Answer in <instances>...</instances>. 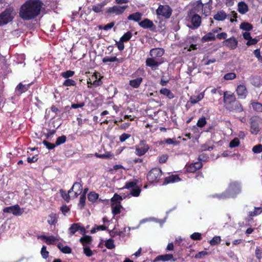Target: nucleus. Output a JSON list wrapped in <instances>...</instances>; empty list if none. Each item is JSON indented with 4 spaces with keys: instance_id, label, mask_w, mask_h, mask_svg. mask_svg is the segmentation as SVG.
Segmentation results:
<instances>
[{
    "instance_id": "obj_52",
    "label": "nucleus",
    "mask_w": 262,
    "mask_h": 262,
    "mask_svg": "<svg viewBox=\"0 0 262 262\" xmlns=\"http://www.w3.org/2000/svg\"><path fill=\"white\" fill-rule=\"evenodd\" d=\"M206 118L202 117L198 120L196 125L199 127H203L206 124Z\"/></svg>"
},
{
    "instance_id": "obj_48",
    "label": "nucleus",
    "mask_w": 262,
    "mask_h": 262,
    "mask_svg": "<svg viewBox=\"0 0 262 262\" xmlns=\"http://www.w3.org/2000/svg\"><path fill=\"white\" fill-rule=\"evenodd\" d=\"M105 246L108 249H112L115 247L114 240L112 238L107 239L105 243Z\"/></svg>"
},
{
    "instance_id": "obj_33",
    "label": "nucleus",
    "mask_w": 262,
    "mask_h": 262,
    "mask_svg": "<svg viewBox=\"0 0 262 262\" xmlns=\"http://www.w3.org/2000/svg\"><path fill=\"white\" fill-rule=\"evenodd\" d=\"M106 3L103 2L101 3L94 5L92 6V10L96 13H100L102 11L103 8Z\"/></svg>"
},
{
    "instance_id": "obj_8",
    "label": "nucleus",
    "mask_w": 262,
    "mask_h": 262,
    "mask_svg": "<svg viewBox=\"0 0 262 262\" xmlns=\"http://www.w3.org/2000/svg\"><path fill=\"white\" fill-rule=\"evenodd\" d=\"M261 120L258 116H253L250 118V132L252 134L257 135L259 132V124Z\"/></svg>"
},
{
    "instance_id": "obj_22",
    "label": "nucleus",
    "mask_w": 262,
    "mask_h": 262,
    "mask_svg": "<svg viewBox=\"0 0 262 262\" xmlns=\"http://www.w3.org/2000/svg\"><path fill=\"white\" fill-rule=\"evenodd\" d=\"M237 10L239 13L244 14L249 11L248 6L245 2H239L237 4Z\"/></svg>"
},
{
    "instance_id": "obj_42",
    "label": "nucleus",
    "mask_w": 262,
    "mask_h": 262,
    "mask_svg": "<svg viewBox=\"0 0 262 262\" xmlns=\"http://www.w3.org/2000/svg\"><path fill=\"white\" fill-rule=\"evenodd\" d=\"M58 248L61 251V252L65 254H70L72 252L71 248L68 246H63L62 244H59L58 245Z\"/></svg>"
},
{
    "instance_id": "obj_51",
    "label": "nucleus",
    "mask_w": 262,
    "mask_h": 262,
    "mask_svg": "<svg viewBox=\"0 0 262 262\" xmlns=\"http://www.w3.org/2000/svg\"><path fill=\"white\" fill-rule=\"evenodd\" d=\"M239 140L237 138H235L230 141L229 147L231 148L237 147L239 145Z\"/></svg>"
},
{
    "instance_id": "obj_26",
    "label": "nucleus",
    "mask_w": 262,
    "mask_h": 262,
    "mask_svg": "<svg viewBox=\"0 0 262 262\" xmlns=\"http://www.w3.org/2000/svg\"><path fill=\"white\" fill-rule=\"evenodd\" d=\"M112 213L114 216L119 214L121 212V209L123 208L121 204L111 203V204Z\"/></svg>"
},
{
    "instance_id": "obj_2",
    "label": "nucleus",
    "mask_w": 262,
    "mask_h": 262,
    "mask_svg": "<svg viewBox=\"0 0 262 262\" xmlns=\"http://www.w3.org/2000/svg\"><path fill=\"white\" fill-rule=\"evenodd\" d=\"M223 101L225 108L230 112L241 113L244 111L243 105L236 99L233 93L229 91L224 92Z\"/></svg>"
},
{
    "instance_id": "obj_9",
    "label": "nucleus",
    "mask_w": 262,
    "mask_h": 262,
    "mask_svg": "<svg viewBox=\"0 0 262 262\" xmlns=\"http://www.w3.org/2000/svg\"><path fill=\"white\" fill-rule=\"evenodd\" d=\"M3 211L4 213H12L14 215L20 216L23 213L24 209L21 208L18 204H16L4 208Z\"/></svg>"
},
{
    "instance_id": "obj_37",
    "label": "nucleus",
    "mask_w": 262,
    "mask_h": 262,
    "mask_svg": "<svg viewBox=\"0 0 262 262\" xmlns=\"http://www.w3.org/2000/svg\"><path fill=\"white\" fill-rule=\"evenodd\" d=\"M48 223L51 225H55L57 222V217L56 213H52L49 215Z\"/></svg>"
},
{
    "instance_id": "obj_63",
    "label": "nucleus",
    "mask_w": 262,
    "mask_h": 262,
    "mask_svg": "<svg viewBox=\"0 0 262 262\" xmlns=\"http://www.w3.org/2000/svg\"><path fill=\"white\" fill-rule=\"evenodd\" d=\"M216 61V59L215 58H213L212 59H206L205 57L203 58L202 62H204V64L205 66H208L211 63H213L215 62Z\"/></svg>"
},
{
    "instance_id": "obj_59",
    "label": "nucleus",
    "mask_w": 262,
    "mask_h": 262,
    "mask_svg": "<svg viewBox=\"0 0 262 262\" xmlns=\"http://www.w3.org/2000/svg\"><path fill=\"white\" fill-rule=\"evenodd\" d=\"M41 254L42 257L46 259L49 256V252L47 250V247L45 246H43L41 249Z\"/></svg>"
},
{
    "instance_id": "obj_41",
    "label": "nucleus",
    "mask_w": 262,
    "mask_h": 262,
    "mask_svg": "<svg viewBox=\"0 0 262 262\" xmlns=\"http://www.w3.org/2000/svg\"><path fill=\"white\" fill-rule=\"evenodd\" d=\"M122 200L123 199L122 196L116 193L114 194V196L111 198V203L121 204V202Z\"/></svg>"
},
{
    "instance_id": "obj_16",
    "label": "nucleus",
    "mask_w": 262,
    "mask_h": 262,
    "mask_svg": "<svg viewBox=\"0 0 262 262\" xmlns=\"http://www.w3.org/2000/svg\"><path fill=\"white\" fill-rule=\"evenodd\" d=\"M176 260H177V259L173 257V256L172 254H165L158 255L155 257L153 260V262H157L159 261H162L163 262L168 261H174Z\"/></svg>"
},
{
    "instance_id": "obj_55",
    "label": "nucleus",
    "mask_w": 262,
    "mask_h": 262,
    "mask_svg": "<svg viewBox=\"0 0 262 262\" xmlns=\"http://www.w3.org/2000/svg\"><path fill=\"white\" fill-rule=\"evenodd\" d=\"M141 189L139 187H136L133 188L131 191L130 194L133 196H138L141 192Z\"/></svg>"
},
{
    "instance_id": "obj_38",
    "label": "nucleus",
    "mask_w": 262,
    "mask_h": 262,
    "mask_svg": "<svg viewBox=\"0 0 262 262\" xmlns=\"http://www.w3.org/2000/svg\"><path fill=\"white\" fill-rule=\"evenodd\" d=\"M262 212V207H255L253 211H250L248 213V216L250 217L257 216Z\"/></svg>"
},
{
    "instance_id": "obj_34",
    "label": "nucleus",
    "mask_w": 262,
    "mask_h": 262,
    "mask_svg": "<svg viewBox=\"0 0 262 262\" xmlns=\"http://www.w3.org/2000/svg\"><path fill=\"white\" fill-rule=\"evenodd\" d=\"M99 194L95 191H91L88 194V200L91 202L94 203L99 198Z\"/></svg>"
},
{
    "instance_id": "obj_32",
    "label": "nucleus",
    "mask_w": 262,
    "mask_h": 262,
    "mask_svg": "<svg viewBox=\"0 0 262 262\" xmlns=\"http://www.w3.org/2000/svg\"><path fill=\"white\" fill-rule=\"evenodd\" d=\"M32 83L28 84H23L21 83H19L16 88V90L19 92L20 93H23L28 90Z\"/></svg>"
},
{
    "instance_id": "obj_57",
    "label": "nucleus",
    "mask_w": 262,
    "mask_h": 262,
    "mask_svg": "<svg viewBox=\"0 0 262 262\" xmlns=\"http://www.w3.org/2000/svg\"><path fill=\"white\" fill-rule=\"evenodd\" d=\"M255 256L259 260L262 258V249L259 247H256V248Z\"/></svg>"
},
{
    "instance_id": "obj_23",
    "label": "nucleus",
    "mask_w": 262,
    "mask_h": 262,
    "mask_svg": "<svg viewBox=\"0 0 262 262\" xmlns=\"http://www.w3.org/2000/svg\"><path fill=\"white\" fill-rule=\"evenodd\" d=\"M160 93L169 99H172L174 97V94L169 89L167 88H163L161 89Z\"/></svg>"
},
{
    "instance_id": "obj_45",
    "label": "nucleus",
    "mask_w": 262,
    "mask_h": 262,
    "mask_svg": "<svg viewBox=\"0 0 262 262\" xmlns=\"http://www.w3.org/2000/svg\"><path fill=\"white\" fill-rule=\"evenodd\" d=\"M75 72L71 70H68L61 73V76L66 79H69L70 77H72L74 76Z\"/></svg>"
},
{
    "instance_id": "obj_44",
    "label": "nucleus",
    "mask_w": 262,
    "mask_h": 262,
    "mask_svg": "<svg viewBox=\"0 0 262 262\" xmlns=\"http://www.w3.org/2000/svg\"><path fill=\"white\" fill-rule=\"evenodd\" d=\"M133 36L132 32L128 31L124 33L123 35L120 38V41L127 42Z\"/></svg>"
},
{
    "instance_id": "obj_3",
    "label": "nucleus",
    "mask_w": 262,
    "mask_h": 262,
    "mask_svg": "<svg viewBox=\"0 0 262 262\" xmlns=\"http://www.w3.org/2000/svg\"><path fill=\"white\" fill-rule=\"evenodd\" d=\"M15 13L12 7L7 8L0 13V26H3L12 21L14 18Z\"/></svg>"
},
{
    "instance_id": "obj_49",
    "label": "nucleus",
    "mask_w": 262,
    "mask_h": 262,
    "mask_svg": "<svg viewBox=\"0 0 262 262\" xmlns=\"http://www.w3.org/2000/svg\"><path fill=\"white\" fill-rule=\"evenodd\" d=\"M60 192L61 193V195L62 198L67 202H69L70 201V193L71 192H69V191H68V193H67L66 192V191L63 190V189H60Z\"/></svg>"
},
{
    "instance_id": "obj_29",
    "label": "nucleus",
    "mask_w": 262,
    "mask_h": 262,
    "mask_svg": "<svg viewBox=\"0 0 262 262\" xmlns=\"http://www.w3.org/2000/svg\"><path fill=\"white\" fill-rule=\"evenodd\" d=\"M79 241L82 245L83 247H86L88 246V245L91 244L92 242V237L90 235H84L80 238Z\"/></svg>"
},
{
    "instance_id": "obj_40",
    "label": "nucleus",
    "mask_w": 262,
    "mask_h": 262,
    "mask_svg": "<svg viewBox=\"0 0 262 262\" xmlns=\"http://www.w3.org/2000/svg\"><path fill=\"white\" fill-rule=\"evenodd\" d=\"M204 4L202 3L201 0H198L194 4V7L191 10H193V11L199 12L200 9L203 10Z\"/></svg>"
},
{
    "instance_id": "obj_54",
    "label": "nucleus",
    "mask_w": 262,
    "mask_h": 262,
    "mask_svg": "<svg viewBox=\"0 0 262 262\" xmlns=\"http://www.w3.org/2000/svg\"><path fill=\"white\" fill-rule=\"evenodd\" d=\"M83 253L88 257H91L93 255V253L89 246L83 247Z\"/></svg>"
},
{
    "instance_id": "obj_25",
    "label": "nucleus",
    "mask_w": 262,
    "mask_h": 262,
    "mask_svg": "<svg viewBox=\"0 0 262 262\" xmlns=\"http://www.w3.org/2000/svg\"><path fill=\"white\" fill-rule=\"evenodd\" d=\"M216 39L214 33L210 32L202 37L201 40L203 42L214 41Z\"/></svg>"
},
{
    "instance_id": "obj_61",
    "label": "nucleus",
    "mask_w": 262,
    "mask_h": 262,
    "mask_svg": "<svg viewBox=\"0 0 262 262\" xmlns=\"http://www.w3.org/2000/svg\"><path fill=\"white\" fill-rule=\"evenodd\" d=\"M42 143L43 144V145H45L47 147V148L48 149H50V150L54 149L55 148V147L56 146V145L55 143V144L51 143L50 142H48L46 140H44L42 142Z\"/></svg>"
},
{
    "instance_id": "obj_36",
    "label": "nucleus",
    "mask_w": 262,
    "mask_h": 262,
    "mask_svg": "<svg viewBox=\"0 0 262 262\" xmlns=\"http://www.w3.org/2000/svg\"><path fill=\"white\" fill-rule=\"evenodd\" d=\"M253 26L251 24L247 22H243L239 26V28L247 32H249L253 29Z\"/></svg>"
},
{
    "instance_id": "obj_58",
    "label": "nucleus",
    "mask_w": 262,
    "mask_h": 262,
    "mask_svg": "<svg viewBox=\"0 0 262 262\" xmlns=\"http://www.w3.org/2000/svg\"><path fill=\"white\" fill-rule=\"evenodd\" d=\"M190 238L194 241H199L202 239V234L199 232H194L190 235Z\"/></svg>"
},
{
    "instance_id": "obj_53",
    "label": "nucleus",
    "mask_w": 262,
    "mask_h": 262,
    "mask_svg": "<svg viewBox=\"0 0 262 262\" xmlns=\"http://www.w3.org/2000/svg\"><path fill=\"white\" fill-rule=\"evenodd\" d=\"M228 16L230 17V21L231 23L237 21L236 19L237 17V14L235 11H231L230 14L228 15Z\"/></svg>"
},
{
    "instance_id": "obj_12",
    "label": "nucleus",
    "mask_w": 262,
    "mask_h": 262,
    "mask_svg": "<svg viewBox=\"0 0 262 262\" xmlns=\"http://www.w3.org/2000/svg\"><path fill=\"white\" fill-rule=\"evenodd\" d=\"M69 233L71 235L74 234L77 231H79L80 233L84 235L86 233L85 228L81 226L80 223H74L69 228Z\"/></svg>"
},
{
    "instance_id": "obj_11",
    "label": "nucleus",
    "mask_w": 262,
    "mask_h": 262,
    "mask_svg": "<svg viewBox=\"0 0 262 262\" xmlns=\"http://www.w3.org/2000/svg\"><path fill=\"white\" fill-rule=\"evenodd\" d=\"M139 25L140 27L144 29H149L153 32L156 31V27L152 21L147 18H144L143 20L140 21L139 23Z\"/></svg>"
},
{
    "instance_id": "obj_4",
    "label": "nucleus",
    "mask_w": 262,
    "mask_h": 262,
    "mask_svg": "<svg viewBox=\"0 0 262 262\" xmlns=\"http://www.w3.org/2000/svg\"><path fill=\"white\" fill-rule=\"evenodd\" d=\"M162 175V171L160 168H152L147 174V179L150 184L156 183L159 182Z\"/></svg>"
},
{
    "instance_id": "obj_19",
    "label": "nucleus",
    "mask_w": 262,
    "mask_h": 262,
    "mask_svg": "<svg viewBox=\"0 0 262 262\" xmlns=\"http://www.w3.org/2000/svg\"><path fill=\"white\" fill-rule=\"evenodd\" d=\"M202 166V163L200 162L191 163L186 167V171L188 172L194 173L197 170L201 169Z\"/></svg>"
},
{
    "instance_id": "obj_35",
    "label": "nucleus",
    "mask_w": 262,
    "mask_h": 262,
    "mask_svg": "<svg viewBox=\"0 0 262 262\" xmlns=\"http://www.w3.org/2000/svg\"><path fill=\"white\" fill-rule=\"evenodd\" d=\"M41 238L42 239H46V242L48 245L53 244L56 241V238L53 235L47 236L46 235L41 236Z\"/></svg>"
},
{
    "instance_id": "obj_56",
    "label": "nucleus",
    "mask_w": 262,
    "mask_h": 262,
    "mask_svg": "<svg viewBox=\"0 0 262 262\" xmlns=\"http://www.w3.org/2000/svg\"><path fill=\"white\" fill-rule=\"evenodd\" d=\"M85 200H86V196L85 194L81 195L79 200V206L80 208L81 209L84 207L85 205Z\"/></svg>"
},
{
    "instance_id": "obj_10",
    "label": "nucleus",
    "mask_w": 262,
    "mask_h": 262,
    "mask_svg": "<svg viewBox=\"0 0 262 262\" xmlns=\"http://www.w3.org/2000/svg\"><path fill=\"white\" fill-rule=\"evenodd\" d=\"M127 7L128 6H120L115 5L113 7H109L106 11V13L110 14H115L117 15H119L123 14Z\"/></svg>"
},
{
    "instance_id": "obj_14",
    "label": "nucleus",
    "mask_w": 262,
    "mask_h": 262,
    "mask_svg": "<svg viewBox=\"0 0 262 262\" xmlns=\"http://www.w3.org/2000/svg\"><path fill=\"white\" fill-rule=\"evenodd\" d=\"M223 45L226 46L230 50L235 49L238 45V41L234 36H232L225 39L223 42Z\"/></svg>"
},
{
    "instance_id": "obj_60",
    "label": "nucleus",
    "mask_w": 262,
    "mask_h": 262,
    "mask_svg": "<svg viewBox=\"0 0 262 262\" xmlns=\"http://www.w3.org/2000/svg\"><path fill=\"white\" fill-rule=\"evenodd\" d=\"M224 78L227 80H233L236 78V74L234 73H228L224 75Z\"/></svg>"
},
{
    "instance_id": "obj_30",
    "label": "nucleus",
    "mask_w": 262,
    "mask_h": 262,
    "mask_svg": "<svg viewBox=\"0 0 262 262\" xmlns=\"http://www.w3.org/2000/svg\"><path fill=\"white\" fill-rule=\"evenodd\" d=\"M204 97V93H201L197 96H191L189 98V101L191 104H194L203 99Z\"/></svg>"
},
{
    "instance_id": "obj_64",
    "label": "nucleus",
    "mask_w": 262,
    "mask_h": 262,
    "mask_svg": "<svg viewBox=\"0 0 262 262\" xmlns=\"http://www.w3.org/2000/svg\"><path fill=\"white\" fill-rule=\"evenodd\" d=\"M252 151L257 154L262 152V145L259 144L254 146L252 148Z\"/></svg>"
},
{
    "instance_id": "obj_5",
    "label": "nucleus",
    "mask_w": 262,
    "mask_h": 262,
    "mask_svg": "<svg viewBox=\"0 0 262 262\" xmlns=\"http://www.w3.org/2000/svg\"><path fill=\"white\" fill-rule=\"evenodd\" d=\"M188 17L190 20L191 23V26H189L192 29H195L199 28L201 23V16L195 13V11L193 10H190L188 13Z\"/></svg>"
},
{
    "instance_id": "obj_1",
    "label": "nucleus",
    "mask_w": 262,
    "mask_h": 262,
    "mask_svg": "<svg viewBox=\"0 0 262 262\" xmlns=\"http://www.w3.org/2000/svg\"><path fill=\"white\" fill-rule=\"evenodd\" d=\"M43 5L40 0H28L21 6L19 16L24 20L34 19L40 14Z\"/></svg>"
},
{
    "instance_id": "obj_28",
    "label": "nucleus",
    "mask_w": 262,
    "mask_h": 262,
    "mask_svg": "<svg viewBox=\"0 0 262 262\" xmlns=\"http://www.w3.org/2000/svg\"><path fill=\"white\" fill-rule=\"evenodd\" d=\"M142 81L143 78L142 77H138L137 78L130 80L129 82V84L132 88L137 89L139 88Z\"/></svg>"
},
{
    "instance_id": "obj_21",
    "label": "nucleus",
    "mask_w": 262,
    "mask_h": 262,
    "mask_svg": "<svg viewBox=\"0 0 262 262\" xmlns=\"http://www.w3.org/2000/svg\"><path fill=\"white\" fill-rule=\"evenodd\" d=\"M180 181H181V179L179 178L178 174H172L165 178L163 185L178 182Z\"/></svg>"
},
{
    "instance_id": "obj_43",
    "label": "nucleus",
    "mask_w": 262,
    "mask_h": 262,
    "mask_svg": "<svg viewBox=\"0 0 262 262\" xmlns=\"http://www.w3.org/2000/svg\"><path fill=\"white\" fill-rule=\"evenodd\" d=\"M215 196L217 199L220 200H224L230 197V194H229V192L226 190V191L221 193V194H216L213 196Z\"/></svg>"
},
{
    "instance_id": "obj_6",
    "label": "nucleus",
    "mask_w": 262,
    "mask_h": 262,
    "mask_svg": "<svg viewBox=\"0 0 262 262\" xmlns=\"http://www.w3.org/2000/svg\"><path fill=\"white\" fill-rule=\"evenodd\" d=\"M172 9L168 5H160L156 10L157 15L162 16L165 18H169L172 14Z\"/></svg>"
},
{
    "instance_id": "obj_7",
    "label": "nucleus",
    "mask_w": 262,
    "mask_h": 262,
    "mask_svg": "<svg viewBox=\"0 0 262 262\" xmlns=\"http://www.w3.org/2000/svg\"><path fill=\"white\" fill-rule=\"evenodd\" d=\"M149 149V146L145 140H140L135 146V154L141 157L144 155Z\"/></svg>"
},
{
    "instance_id": "obj_39",
    "label": "nucleus",
    "mask_w": 262,
    "mask_h": 262,
    "mask_svg": "<svg viewBox=\"0 0 262 262\" xmlns=\"http://www.w3.org/2000/svg\"><path fill=\"white\" fill-rule=\"evenodd\" d=\"M253 109L257 112H262V104L258 102L251 103Z\"/></svg>"
},
{
    "instance_id": "obj_47",
    "label": "nucleus",
    "mask_w": 262,
    "mask_h": 262,
    "mask_svg": "<svg viewBox=\"0 0 262 262\" xmlns=\"http://www.w3.org/2000/svg\"><path fill=\"white\" fill-rule=\"evenodd\" d=\"M221 241V237L219 236H214L209 242L210 245L215 246L220 243Z\"/></svg>"
},
{
    "instance_id": "obj_24",
    "label": "nucleus",
    "mask_w": 262,
    "mask_h": 262,
    "mask_svg": "<svg viewBox=\"0 0 262 262\" xmlns=\"http://www.w3.org/2000/svg\"><path fill=\"white\" fill-rule=\"evenodd\" d=\"M142 16V14L141 13L137 12L129 14L127 16V19L139 23L141 20Z\"/></svg>"
},
{
    "instance_id": "obj_50",
    "label": "nucleus",
    "mask_w": 262,
    "mask_h": 262,
    "mask_svg": "<svg viewBox=\"0 0 262 262\" xmlns=\"http://www.w3.org/2000/svg\"><path fill=\"white\" fill-rule=\"evenodd\" d=\"M67 137L64 135H62L58 137L55 142L56 146H58L60 144H63L66 142Z\"/></svg>"
},
{
    "instance_id": "obj_20",
    "label": "nucleus",
    "mask_w": 262,
    "mask_h": 262,
    "mask_svg": "<svg viewBox=\"0 0 262 262\" xmlns=\"http://www.w3.org/2000/svg\"><path fill=\"white\" fill-rule=\"evenodd\" d=\"M74 189H75L74 191V196L77 198L82 192V186L80 183L75 182L72 187L69 190V192H72Z\"/></svg>"
},
{
    "instance_id": "obj_31",
    "label": "nucleus",
    "mask_w": 262,
    "mask_h": 262,
    "mask_svg": "<svg viewBox=\"0 0 262 262\" xmlns=\"http://www.w3.org/2000/svg\"><path fill=\"white\" fill-rule=\"evenodd\" d=\"M115 61L118 63H121L123 62V58H118L116 56H106L102 59V62L103 63Z\"/></svg>"
},
{
    "instance_id": "obj_17",
    "label": "nucleus",
    "mask_w": 262,
    "mask_h": 262,
    "mask_svg": "<svg viewBox=\"0 0 262 262\" xmlns=\"http://www.w3.org/2000/svg\"><path fill=\"white\" fill-rule=\"evenodd\" d=\"M162 63L156 61L153 57L147 58L145 61L146 66L150 67L153 71L156 70Z\"/></svg>"
},
{
    "instance_id": "obj_27",
    "label": "nucleus",
    "mask_w": 262,
    "mask_h": 262,
    "mask_svg": "<svg viewBox=\"0 0 262 262\" xmlns=\"http://www.w3.org/2000/svg\"><path fill=\"white\" fill-rule=\"evenodd\" d=\"M227 15L224 10L218 11L216 14L213 16V18L217 21H223L227 17Z\"/></svg>"
},
{
    "instance_id": "obj_18",
    "label": "nucleus",
    "mask_w": 262,
    "mask_h": 262,
    "mask_svg": "<svg viewBox=\"0 0 262 262\" xmlns=\"http://www.w3.org/2000/svg\"><path fill=\"white\" fill-rule=\"evenodd\" d=\"M165 53V51L163 48H153L150 50L149 55L153 58L161 57Z\"/></svg>"
},
{
    "instance_id": "obj_15",
    "label": "nucleus",
    "mask_w": 262,
    "mask_h": 262,
    "mask_svg": "<svg viewBox=\"0 0 262 262\" xmlns=\"http://www.w3.org/2000/svg\"><path fill=\"white\" fill-rule=\"evenodd\" d=\"M236 92L238 98L240 99H245L248 93V90L244 84L238 85L236 89Z\"/></svg>"
},
{
    "instance_id": "obj_46",
    "label": "nucleus",
    "mask_w": 262,
    "mask_h": 262,
    "mask_svg": "<svg viewBox=\"0 0 262 262\" xmlns=\"http://www.w3.org/2000/svg\"><path fill=\"white\" fill-rule=\"evenodd\" d=\"M76 82L72 79H67L62 83V85L64 86H76Z\"/></svg>"
},
{
    "instance_id": "obj_13",
    "label": "nucleus",
    "mask_w": 262,
    "mask_h": 262,
    "mask_svg": "<svg viewBox=\"0 0 262 262\" xmlns=\"http://www.w3.org/2000/svg\"><path fill=\"white\" fill-rule=\"evenodd\" d=\"M227 191L229 194L233 195V197L239 193L241 188L239 184L237 182H232L229 184Z\"/></svg>"
},
{
    "instance_id": "obj_62",
    "label": "nucleus",
    "mask_w": 262,
    "mask_h": 262,
    "mask_svg": "<svg viewBox=\"0 0 262 262\" xmlns=\"http://www.w3.org/2000/svg\"><path fill=\"white\" fill-rule=\"evenodd\" d=\"M168 158V155L167 154H163L159 157V162L160 163H165L167 162Z\"/></svg>"
}]
</instances>
